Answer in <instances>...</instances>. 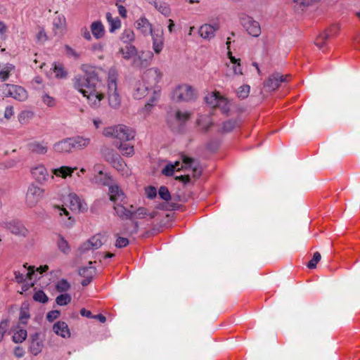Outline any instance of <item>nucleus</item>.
Here are the masks:
<instances>
[{"label": "nucleus", "mask_w": 360, "mask_h": 360, "mask_svg": "<svg viewBox=\"0 0 360 360\" xmlns=\"http://www.w3.org/2000/svg\"><path fill=\"white\" fill-rule=\"evenodd\" d=\"M84 75H77L73 79L74 88L86 97L92 108H98L104 95L101 91V81L95 67L84 64L81 66Z\"/></svg>", "instance_id": "obj_1"}, {"label": "nucleus", "mask_w": 360, "mask_h": 360, "mask_svg": "<svg viewBox=\"0 0 360 360\" xmlns=\"http://www.w3.org/2000/svg\"><path fill=\"white\" fill-rule=\"evenodd\" d=\"M117 71L111 68L108 70L107 81V95L109 105L112 108H117L121 102V97L117 90Z\"/></svg>", "instance_id": "obj_2"}, {"label": "nucleus", "mask_w": 360, "mask_h": 360, "mask_svg": "<svg viewBox=\"0 0 360 360\" xmlns=\"http://www.w3.org/2000/svg\"><path fill=\"white\" fill-rule=\"evenodd\" d=\"M135 134L134 129L124 124L105 127L103 131V134L105 136L115 138L122 141L133 139L135 136Z\"/></svg>", "instance_id": "obj_3"}, {"label": "nucleus", "mask_w": 360, "mask_h": 360, "mask_svg": "<svg viewBox=\"0 0 360 360\" xmlns=\"http://www.w3.org/2000/svg\"><path fill=\"white\" fill-rule=\"evenodd\" d=\"M120 53L126 60L133 58V64L135 66H141L145 65L144 61L142 60L145 53L142 52L141 55H138L137 50L134 46L127 45L120 49ZM146 57L151 59L153 57V53L148 51L146 53Z\"/></svg>", "instance_id": "obj_4"}, {"label": "nucleus", "mask_w": 360, "mask_h": 360, "mask_svg": "<svg viewBox=\"0 0 360 360\" xmlns=\"http://www.w3.org/2000/svg\"><path fill=\"white\" fill-rule=\"evenodd\" d=\"M103 184L108 186L109 199L114 205L117 203H127V196L120 186L111 183V179L105 175V181Z\"/></svg>", "instance_id": "obj_5"}, {"label": "nucleus", "mask_w": 360, "mask_h": 360, "mask_svg": "<svg viewBox=\"0 0 360 360\" xmlns=\"http://www.w3.org/2000/svg\"><path fill=\"white\" fill-rule=\"evenodd\" d=\"M172 99L175 101H190L195 97L192 86L187 84L178 85L172 92Z\"/></svg>", "instance_id": "obj_6"}, {"label": "nucleus", "mask_w": 360, "mask_h": 360, "mask_svg": "<svg viewBox=\"0 0 360 360\" xmlns=\"http://www.w3.org/2000/svg\"><path fill=\"white\" fill-rule=\"evenodd\" d=\"M162 72L155 68H150L144 72L143 75V82L150 89H159L157 86V84L160 81L162 78Z\"/></svg>", "instance_id": "obj_7"}, {"label": "nucleus", "mask_w": 360, "mask_h": 360, "mask_svg": "<svg viewBox=\"0 0 360 360\" xmlns=\"http://www.w3.org/2000/svg\"><path fill=\"white\" fill-rule=\"evenodd\" d=\"M44 192L42 188L34 184H31L26 193L25 202L27 205L30 207L35 206L42 198Z\"/></svg>", "instance_id": "obj_8"}, {"label": "nucleus", "mask_w": 360, "mask_h": 360, "mask_svg": "<svg viewBox=\"0 0 360 360\" xmlns=\"http://www.w3.org/2000/svg\"><path fill=\"white\" fill-rule=\"evenodd\" d=\"M65 200L72 211L84 212L87 210L86 203L82 201L76 193H70Z\"/></svg>", "instance_id": "obj_9"}, {"label": "nucleus", "mask_w": 360, "mask_h": 360, "mask_svg": "<svg viewBox=\"0 0 360 360\" xmlns=\"http://www.w3.org/2000/svg\"><path fill=\"white\" fill-rule=\"evenodd\" d=\"M241 24L245 27L248 33L257 37L261 34V28L258 22L253 20L251 17L247 16L241 20Z\"/></svg>", "instance_id": "obj_10"}, {"label": "nucleus", "mask_w": 360, "mask_h": 360, "mask_svg": "<svg viewBox=\"0 0 360 360\" xmlns=\"http://www.w3.org/2000/svg\"><path fill=\"white\" fill-rule=\"evenodd\" d=\"M181 167L182 169H192L194 177H199L201 174V169L198 162L193 158L188 157L186 155H181Z\"/></svg>", "instance_id": "obj_11"}, {"label": "nucleus", "mask_w": 360, "mask_h": 360, "mask_svg": "<svg viewBox=\"0 0 360 360\" xmlns=\"http://www.w3.org/2000/svg\"><path fill=\"white\" fill-rule=\"evenodd\" d=\"M288 75H282L278 72H276L270 75L267 81L264 84V86L269 91H274L278 88L283 82H287Z\"/></svg>", "instance_id": "obj_12"}, {"label": "nucleus", "mask_w": 360, "mask_h": 360, "mask_svg": "<svg viewBox=\"0 0 360 360\" xmlns=\"http://www.w3.org/2000/svg\"><path fill=\"white\" fill-rule=\"evenodd\" d=\"M4 224V227L8 229L13 234L22 237H26L28 234V230L18 221L12 220Z\"/></svg>", "instance_id": "obj_13"}, {"label": "nucleus", "mask_w": 360, "mask_h": 360, "mask_svg": "<svg viewBox=\"0 0 360 360\" xmlns=\"http://www.w3.org/2000/svg\"><path fill=\"white\" fill-rule=\"evenodd\" d=\"M31 174L32 177L40 184L45 182L49 178L48 171L43 165H39L32 167Z\"/></svg>", "instance_id": "obj_14"}, {"label": "nucleus", "mask_w": 360, "mask_h": 360, "mask_svg": "<svg viewBox=\"0 0 360 360\" xmlns=\"http://www.w3.org/2000/svg\"><path fill=\"white\" fill-rule=\"evenodd\" d=\"M48 143L44 141H32L27 144V149L32 153L45 155L48 151Z\"/></svg>", "instance_id": "obj_15"}, {"label": "nucleus", "mask_w": 360, "mask_h": 360, "mask_svg": "<svg viewBox=\"0 0 360 360\" xmlns=\"http://www.w3.org/2000/svg\"><path fill=\"white\" fill-rule=\"evenodd\" d=\"M127 203H117L113 205V210L115 214L122 219H132L134 218V211L127 209Z\"/></svg>", "instance_id": "obj_16"}, {"label": "nucleus", "mask_w": 360, "mask_h": 360, "mask_svg": "<svg viewBox=\"0 0 360 360\" xmlns=\"http://www.w3.org/2000/svg\"><path fill=\"white\" fill-rule=\"evenodd\" d=\"M219 28V26L217 23L205 24L200 27L199 34L202 38L210 39L214 37V33Z\"/></svg>", "instance_id": "obj_17"}, {"label": "nucleus", "mask_w": 360, "mask_h": 360, "mask_svg": "<svg viewBox=\"0 0 360 360\" xmlns=\"http://www.w3.org/2000/svg\"><path fill=\"white\" fill-rule=\"evenodd\" d=\"M136 27L144 35L152 34V33H153L152 25L144 16L141 17L136 20Z\"/></svg>", "instance_id": "obj_18"}, {"label": "nucleus", "mask_w": 360, "mask_h": 360, "mask_svg": "<svg viewBox=\"0 0 360 360\" xmlns=\"http://www.w3.org/2000/svg\"><path fill=\"white\" fill-rule=\"evenodd\" d=\"M53 330L56 335L63 338H70L71 335L68 324L64 321H59L55 323Z\"/></svg>", "instance_id": "obj_19"}, {"label": "nucleus", "mask_w": 360, "mask_h": 360, "mask_svg": "<svg viewBox=\"0 0 360 360\" xmlns=\"http://www.w3.org/2000/svg\"><path fill=\"white\" fill-rule=\"evenodd\" d=\"M53 150L56 153H70L72 150L70 138H66L53 144Z\"/></svg>", "instance_id": "obj_20"}, {"label": "nucleus", "mask_w": 360, "mask_h": 360, "mask_svg": "<svg viewBox=\"0 0 360 360\" xmlns=\"http://www.w3.org/2000/svg\"><path fill=\"white\" fill-rule=\"evenodd\" d=\"M43 347V342L39 340V334L35 333L31 336V343L30 350L34 355H37L41 352Z\"/></svg>", "instance_id": "obj_21"}, {"label": "nucleus", "mask_w": 360, "mask_h": 360, "mask_svg": "<svg viewBox=\"0 0 360 360\" xmlns=\"http://www.w3.org/2000/svg\"><path fill=\"white\" fill-rule=\"evenodd\" d=\"M27 266L24 265V271L20 272L19 271H15V279L18 283H23L27 278H32V276L34 274V266H30L27 270H26Z\"/></svg>", "instance_id": "obj_22"}, {"label": "nucleus", "mask_w": 360, "mask_h": 360, "mask_svg": "<svg viewBox=\"0 0 360 360\" xmlns=\"http://www.w3.org/2000/svg\"><path fill=\"white\" fill-rule=\"evenodd\" d=\"M10 97H12L15 100L22 101L27 97V91L20 86L11 84Z\"/></svg>", "instance_id": "obj_23"}, {"label": "nucleus", "mask_w": 360, "mask_h": 360, "mask_svg": "<svg viewBox=\"0 0 360 360\" xmlns=\"http://www.w3.org/2000/svg\"><path fill=\"white\" fill-rule=\"evenodd\" d=\"M70 140L72 143V149L82 150L87 147L90 143L89 138H84L80 136L72 137L70 138Z\"/></svg>", "instance_id": "obj_24"}, {"label": "nucleus", "mask_w": 360, "mask_h": 360, "mask_svg": "<svg viewBox=\"0 0 360 360\" xmlns=\"http://www.w3.org/2000/svg\"><path fill=\"white\" fill-rule=\"evenodd\" d=\"M90 29L93 36L96 39L102 38L105 34V27L100 20L93 22Z\"/></svg>", "instance_id": "obj_25"}, {"label": "nucleus", "mask_w": 360, "mask_h": 360, "mask_svg": "<svg viewBox=\"0 0 360 360\" xmlns=\"http://www.w3.org/2000/svg\"><path fill=\"white\" fill-rule=\"evenodd\" d=\"M150 89L143 82H138L136 84L133 96L136 99H141L146 96Z\"/></svg>", "instance_id": "obj_26"}, {"label": "nucleus", "mask_w": 360, "mask_h": 360, "mask_svg": "<svg viewBox=\"0 0 360 360\" xmlns=\"http://www.w3.org/2000/svg\"><path fill=\"white\" fill-rule=\"evenodd\" d=\"M15 68L14 65L11 63H0V81L4 82L7 80L11 72Z\"/></svg>", "instance_id": "obj_27"}, {"label": "nucleus", "mask_w": 360, "mask_h": 360, "mask_svg": "<svg viewBox=\"0 0 360 360\" xmlns=\"http://www.w3.org/2000/svg\"><path fill=\"white\" fill-rule=\"evenodd\" d=\"M75 169H77V167L62 166L60 167L53 169V173L57 176L65 179L67 176H70Z\"/></svg>", "instance_id": "obj_28"}, {"label": "nucleus", "mask_w": 360, "mask_h": 360, "mask_svg": "<svg viewBox=\"0 0 360 360\" xmlns=\"http://www.w3.org/2000/svg\"><path fill=\"white\" fill-rule=\"evenodd\" d=\"M153 39V49L155 53H160L163 48L162 34H150Z\"/></svg>", "instance_id": "obj_29"}, {"label": "nucleus", "mask_w": 360, "mask_h": 360, "mask_svg": "<svg viewBox=\"0 0 360 360\" xmlns=\"http://www.w3.org/2000/svg\"><path fill=\"white\" fill-rule=\"evenodd\" d=\"M315 0H292L294 8L297 12H303L311 6Z\"/></svg>", "instance_id": "obj_30"}, {"label": "nucleus", "mask_w": 360, "mask_h": 360, "mask_svg": "<svg viewBox=\"0 0 360 360\" xmlns=\"http://www.w3.org/2000/svg\"><path fill=\"white\" fill-rule=\"evenodd\" d=\"M56 245L58 249L65 255L69 254L70 251V246L68 242L64 238V237L61 235L58 236V239L56 240Z\"/></svg>", "instance_id": "obj_31"}, {"label": "nucleus", "mask_w": 360, "mask_h": 360, "mask_svg": "<svg viewBox=\"0 0 360 360\" xmlns=\"http://www.w3.org/2000/svg\"><path fill=\"white\" fill-rule=\"evenodd\" d=\"M56 14V15L55 16L53 21V27L55 30L62 31L65 28L66 26L65 18L62 14H58L57 12Z\"/></svg>", "instance_id": "obj_32"}, {"label": "nucleus", "mask_w": 360, "mask_h": 360, "mask_svg": "<svg viewBox=\"0 0 360 360\" xmlns=\"http://www.w3.org/2000/svg\"><path fill=\"white\" fill-rule=\"evenodd\" d=\"M153 6L155 8L165 16H169L171 13L168 4L161 1H154Z\"/></svg>", "instance_id": "obj_33"}, {"label": "nucleus", "mask_w": 360, "mask_h": 360, "mask_svg": "<svg viewBox=\"0 0 360 360\" xmlns=\"http://www.w3.org/2000/svg\"><path fill=\"white\" fill-rule=\"evenodd\" d=\"M106 19L110 25V32H114L116 30L119 29L121 26V21L118 18H112L110 13H106Z\"/></svg>", "instance_id": "obj_34"}, {"label": "nucleus", "mask_w": 360, "mask_h": 360, "mask_svg": "<svg viewBox=\"0 0 360 360\" xmlns=\"http://www.w3.org/2000/svg\"><path fill=\"white\" fill-rule=\"evenodd\" d=\"M104 238L105 237L101 234H96L90 238L87 241L91 245L93 250H97L103 244Z\"/></svg>", "instance_id": "obj_35"}, {"label": "nucleus", "mask_w": 360, "mask_h": 360, "mask_svg": "<svg viewBox=\"0 0 360 360\" xmlns=\"http://www.w3.org/2000/svg\"><path fill=\"white\" fill-rule=\"evenodd\" d=\"M27 335V330L25 329L17 326L14 330L13 340L16 343L22 342L26 339Z\"/></svg>", "instance_id": "obj_36"}, {"label": "nucleus", "mask_w": 360, "mask_h": 360, "mask_svg": "<svg viewBox=\"0 0 360 360\" xmlns=\"http://www.w3.org/2000/svg\"><path fill=\"white\" fill-rule=\"evenodd\" d=\"M117 147L123 155L131 157L134 154V146L129 143H121Z\"/></svg>", "instance_id": "obj_37"}, {"label": "nucleus", "mask_w": 360, "mask_h": 360, "mask_svg": "<svg viewBox=\"0 0 360 360\" xmlns=\"http://www.w3.org/2000/svg\"><path fill=\"white\" fill-rule=\"evenodd\" d=\"M180 164V160L175 161L174 164H167L162 169V173L167 176H171L173 175L174 169H176V168L177 171L180 169V168L179 167Z\"/></svg>", "instance_id": "obj_38"}, {"label": "nucleus", "mask_w": 360, "mask_h": 360, "mask_svg": "<svg viewBox=\"0 0 360 360\" xmlns=\"http://www.w3.org/2000/svg\"><path fill=\"white\" fill-rule=\"evenodd\" d=\"M228 54L229 56V58L231 62L233 64V70L235 75H241L243 74L242 68L240 63V60L236 59L235 57L232 56L231 53L229 51Z\"/></svg>", "instance_id": "obj_39"}, {"label": "nucleus", "mask_w": 360, "mask_h": 360, "mask_svg": "<svg viewBox=\"0 0 360 360\" xmlns=\"http://www.w3.org/2000/svg\"><path fill=\"white\" fill-rule=\"evenodd\" d=\"M95 272V268L91 266H89L81 268L79 269V274L81 276H83L84 278H93Z\"/></svg>", "instance_id": "obj_40"}, {"label": "nucleus", "mask_w": 360, "mask_h": 360, "mask_svg": "<svg viewBox=\"0 0 360 360\" xmlns=\"http://www.w3.org/2000/svg\"><path fill=\"white\" fill-rule=\"evenodd\" d=\"M53 72L58 79H64L67 77L68 72L61 64H55Z\"/></svg>", "instance_id": "obj_41"}, {"label": "nucleus", "mask_w": 360, "mask_h": 360, "mask_svg": "<svg viewBox=\"0 0 360 360\" xmlns=\"http://www.w3.org/2000/svg\"><path fill=\"white\" fill-rule=\"evenodd\" d=\"M220 94L219 93H212L205 96V101L209 105L214 108H216L217 102L220 98Z\"/></svg>", "instance_id": "obj_42"}, {"label": "nucleus", "mask_w": 360, "mask_h": 360, "mask_svg": "<svg viewBox=\"0 0 360 360\" xmlns=\"http://www.w3.org/2000/svg\"><path fill=\"white\" fill-rule=\"evenodd\" d=\"M328 38V34L323 32L318 37H316V46L322 50L323 52L326 50V41Z\"/></svg>", "instance_id": "obj_43"}, {"label": "nucleus", "mask_w": 360, "mask_h": 360, "mask_svg": "<svg viewBox=\"0 0 360 360\" xmlns=\"http://www.w3.org/2000/svg\"><path fill=\"white\" fill-rule=\"evenodd\" d=\"M71 296L69 294L64 293L57 296L56 302L59 306H65L71 302Z\"/></svg>", "instance_id": "obj_44"}, {"label": "nucleus", "mask_w": 360, "mask_h": 360, "mask_svg": "<svg viewBox=\"0 0 360 360\" xmlns=\"http://www.w3.org/2000/svg\"><path fill=\"white\" fill-rule=\"evenodd\" d=\"M56 288L60 292H65L70 288V284L66 279L63 278L58 281Z\"/></svg>", "instance_id": "obj_45"}, {"label": "nucleus", "mask_w": 360, "mask_h": 360, "mask_svg": "<svg viewBox=\"0 0 360 360\" xmlns=\"http://www.w3.org/2000/svg\"><path fill=\"white\" fill-rule=\"evenodd\" d=\"M189 113L178 110L175 114V120L179 124H184L189 118Z\"/></svg>", "instance_id": "obj_46"}, {"label": "nucleus", "mask_w": 360, "mask_h": 360, "mask_svg": "<svg viewBox=\"0 0 360 360\" xmlns=\"http://www.w3.org/2000/svg\"><path fill=\"white\" fill-rule=\"evenodd\" d=\"M135 35L131 30H125L122 35H121V39L124 43H129L134 40Z\"/></svg>", "instance_id": "obj_47"}, {"label": "nucleus", "mask_w": 360, "mask_h": 360, "mask_svg": "<svg viewBox=\"0 0 360 360\" xmlns=\"http://www.w3.org/2000/svg\"><path fill=\"white\" fill-rule=\"evenodd\" d=\"M112 165L119 172H123L127 167L126 163L124 162L120 155H115V161Z\"/></svg>", "instance_id": "obj_48"}, {"label": "nucleus", "mask_w": 360, "mask_h": 360, "mask_svg": "<svg viewBox=\"0 0 360 360\" xmlns=\"http://www.w3.org/2000/svg\"><path fill=\"white\" fill-rule=\"evenodd\" d=\"M216 108H220L224 113H227L229 111L228 101L225 98L220 96L219 102L217 103Z\"/></svg>", "instance_id": "obj_49"}, {"label": "nucleus", "mask_w": 360, "mask_h": 360, "mask_svg": "<svg viewBox=\"0 0 360 360\" xmlns=\"http://www.w3.org/2000/svg\"><path fill=\"white\" fill-rule=\"evenodd\" d=\"M236 121L233 120H229L223 123L222 131L228 133L231 131L236 127Z\"/></svg>", "instance_id": "obj_50"}, {"label": "nucleus", "mask_w": 360, "mask_h": 360, "mask_svg": "<svg viewBox=\"0 0 360 360\" xmlns=\"http://www.w3.org/2000/svg\"><path fill=\"white\" fill-rule=\"evenodd\" d=\"M250 87L249 85H243L237 90V96L240 98H245L248 96Z\"/></svg>", "instance_id": "obj_51"}, {"label": "nucleus", "mask_w": 360, "mask_h": 360, "mask_svg": "<svg viewBox=\"0 0 360 360\" xmlns=\"http://www.w3.org/2000/svg\"><path fill=\"white\" fill-rule=\"evenodd\" d=\"M33 299L39 302L46 303L48 301V297L43 290L37 291L33 296Z\"/></svg>", "instance_id": "obj_52"}, {"label": "nucleus", "mask_w": 360, "mask_h": 360, "mask_svg": "<svg viewBox=\"0 0 360 360\" xmlns=\"http://www.w3.org/2000/svg\"><path fill=\"white\" fill-rule=\"evenodd\" d=\"M103 155L105 159L111 165H112L115 161V155H120L115 153L112 150L108 149L103 152Z\"/></svg>", "instance_id": "obj_53"}, {"label": "nucleus", "mask_w": 360, "mask_h": 360, "mask_svg": "<svg viewBox=\"0 0 360 360\" xmlns=\"http://www.w3.org/2000/svg\"><path fill=\"white\" fill-rule=\"evenodd\" d=\"M57 210H58V214L60 216L64 214L65 216L68 217V221H65L66 225L68 226H72L74 222V219H72V217L70 215L69 212L65 208L60 207H58Z\"/></svg>", "instance_id": "obj_54"}, {"label": "nucleus", "mask_w": 360, "mask_h": 360, "mask_svg": "<svg viewBox=\"0 0 360 360\" xmlns=\"http://www.w3.org/2000/svg\"><path fill=\"white\" fill-rule=\"evenodd\" d=\"M158 194L160 197L164 200L168 201L171 199L170 193L166 186H161L159 188Z\"/></svg>", "instance_id": "obj_55"}, {"label": "nucleus", "mask_w": 360, "mask_h": 360, "mask_svg": "<svg viewBox=\"0 0 360 360\" xmlns=\"http://www.w3.org/2000/svg\"><path fill=\"white\" fill-rule=\"evenodd\" d=\"M11 86V84H2L0 85V96L10 97Z\"/></svg>", "instance_id": "obj_56"}, {"label": "nucleus", "mask_w": 360, "mask_h": 360, "mask_svg": "<svg viewBox=\"0 0 360 360\" xmlns=\"http://www.w3.org/2000/svg\"><path fill=\"white\" fill-rule=\"evenodd\" d=\"M65 51L66 54L69 57H72L74 59H78L80 56V54L77 53L75 50H74L72 47H70L69 45L65 46Z\"/></svg>", "instance_id": "obj_57"}, {"label": "nucleus", "mask_w": 360, "mask_h": 360, "mask_svg": "<svg viewBox=\"0 0 360 360\" xmlns=\"http://www.w3.org/2000/svg\"><path fill=\"white\" fill-rule=\"evenodd\" d=\"M146 215H148V211L145 207H140L134 211V218L142 219Z\"/></svg>", "instance_id": "obj_58"}, {"label": "nucleus", "mask_w": 360, "mask_h": 360, "mask_svg": "<svg viewBox=\"0 0 360 360\" xmlns=\"http://www.w3.org/2000/svg\"><path fill=\"white\" fill-rule=\"evenodd\" d=\"M8 328V321L4 320L0 323V342L3 340L4 334L6 333Z\"/></svg>", "instance_id": "obj_59"}, {"label": "nucleus", "mask_w": 360, "mask_h": 360, "mask_svg": "<svg viewBox=\"0 0 360 360\" xmlns=\"http://www.w3.org/2000/svg\"><path fill=\"white\" fill-rule=\"evenodd\" d=\"M129 244V240L127 238L118 237L115 242V246L117 248L126 247Z\"/></svg>", "instance_id": "obj_60"}, {"label": "nucleus", "mask_w": 360, "mask_h": 360, "mask_svg": "<svg viewBox=\"0 0 360 360\" xmlns=\"http://www.w3.org/2000/svg\"><path fill=\"white\" fill-rule=\"evenodd\" d=\"M160 89H153V95L148 100L147 103H150L153 104V106L155 105L156 102L158 101V98H160Z\"/></svg>", "instance_id": "obj_61"}, {"label": "nucleus", "mask_w": 360, "mask_h": 360, "mask_svg": "<svg viewBox=\"0 0 360 360\" xmlns=\"http://www.w3.org/2000/svg\"><path fill=\"white\" fill-rule=\"evenodd\" d=\"M89 250H94L91 245H89V243L86 240L83 243L80 247L79 248V252L81 255L86 253Z\"/></svg>", "instance_id": "obj_62"}, {"label": "nucleus", "mask_w": 360, "mask_h": 360, "mask_svg": "<svg viewBox=\"0 0 360 360\" xmlns=\"http://www.w3.org/2000/svg\"><path fill=\"white\" fill-rule=\"evenodd\" d=\"M60 314V313L58 310H52L47 314L46 319L49 321L52 322L59 317Z\"/></svg>", "instance_id": "obj_63"}, {"label": "nucleus", "mask_w": 360, "mask_h": 360, "mask_svg": "<svg viewBox=\"0 0 360 360\" xmlns=\"http://www.w3.org/2000/svg\"><path fill=\"white\" fill-rule=\"evenodd\" d=\"M42 101L46 105L49 107H52L55 105L54 98L48 94H44L42 96Z\"/></svg>", "instance_id": "obj_64"}]
</instances>
